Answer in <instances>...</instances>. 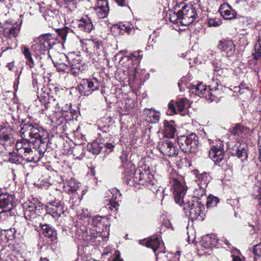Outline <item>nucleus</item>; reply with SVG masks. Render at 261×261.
<instances>
[{
	"label": "nucleus",
	"instance_id": "nucleus-48",
	"mask_svg": "<svg viewBox=\"0 0 261 261\" xmlns=\"http://www.w3.org/2000/svg\"><path fill=\"white\" fill-rule=\"evenodd\" d=\"M164 249L160 250L156 254V261H169V256L165 254V252L163 251Z\"/></svg>",
	"mask_w": 261,
	"mask_h": 261
},
{
	"label": "nucleus",
	"instance_id": "nucleus-64",
	"mask_svg": "<svg viewBox=\"0 0 261 261\" xmlns=\"http://www.w3.org/2000/svg\"><path fill=\"white\" fill-rule=\"evenodd\" d=\"M255 44L261 48V37H258L257 42Z\"/></svg>",
	"mask_w": 261,
	"mask_h": 261
},
{
	"label": "nucleus",
	"instance_id": "nucleus-23",
	"mask_svg": "<svg viewBox=\"0 0 261 261\" xmlns=\"http://www.w3.org/2000/svg\"><path fill=\"white\" fill-rule=\"evenodd\" d=\"M146 246L147 247L151 248L154 253H155L158 250H160V251L163 249H165L163 243L161 242L156 237H154L153 239H150L148 240L146 242Z\"/></svg>",
	"mask_w": 261,
	"mask_h": 261
},
{
	"label": "nucleus",
	"instance_id": "nucleus-54",
	"mask_svg": "<svg viewBox=\"0 0 261 261\" xmlns=\"http://www.w3.org/2000/svg\"><path fill=\"white\" fill-rule=\"evenodd\" d=\"M238 88L239 89L238 92L241 94L245 93L246 91H249V88L245 84H242Z\"/></svg>",
	"mask_w": 261,
	"mask_h": 261
},
{
	"label": "nucleus",
	"instance_id": "nucleus-36",
	"mask_svg": "<svg viewBox=\"0 0 261 261\" xmlns=\"http://www.w3.org/2000/svg\"><path fill=\"white\" fill-rule=\"evenodd\" d=\"M58 13V11L56 9L50 10L47 9L45 10L43 16L46 21L50 22L54 19Z\"/></svg>",
	"mask_w": 261,
	"mask_h": 261
},
{
	"label": "nucleus",
	"instance_id": "nucleus-5",
	"mask_svg": "<svg viewBox=\"0 0 261 261\" xmlns=\"http://www.w3.org/2000/svg\"><path fill=\"white\" fill-rule=\"evenodd\" d=\"M54 44V39L50 35L43 34L38 38L36 43L34 44L33 46L36 51H39L41 54H44L45 51H47L46 57L47 59H49L51 56L49 54V50Z\"/></svg>",
	"mask_w": 261,
	"mask_h": 261
},
{
	"label": "nucleus",
	"instance_id": "nucleus-18",
	"mask_svg": "<svg viewBox=\"0 0 261 261\" xmlns=\"http://www.w3.org/2000/svg\"><path fill=\"white\" fill-rule=\"evenodd\" d=\"M98 6L95 9L97 16L99 18L106 17L109 12V4L107 0H100L98 2Z\"/></svg>",
	"mask_w": 261,
	"mask_h": 261
},
{
	"label": "nucleus",
	"instance_id": "nucleus-9",
	"mask_svg": "<svg viewBox=\"0 0 261 261\" xmlns=\"http://www.w3.org/2000/svg\"><path fill=\"white\" fill-rule=\"evenodd\" d=\"M158 148L164 155L175 156L178 154V148L168 139L159 142Z\"/></svg>",
	"mask_w": 261,
	"mask_h": 261
},
{
	"label": "nucleus",
	"instance_id": "nucleus-34",
	"mask_svg": "<svg viewBox=\"0 0 261 261\" xmlns=\"http://www.w3.org/2000/svg\"><path fill=\"white\" fill-rule=\"evenodd\" d=\"M180 13V10L177 12L171 11L169 14L170 20L174 23L180 24L182 25L181 20H183Z\"/></svg>",
	"mask_w": 261,
	"mask_h": 261
},
{
	"label": "nucleus",
	"instance_id": "nucleus-35",
	"mask_svg": "<svg viewBox=\"0 0 261 261\" xmlns=\"http://www.w3.org/2000/svg\"><path fill=\"white\" fill-rule=\"evenodd\" d=\"M22 53L25 56V58L27 59V64L29 65L30 68H33L34 66V60L32 57L31 53L29 48V47L26 46H24L22 47Z\"/></svg>",
	"mask_w": 261,
	"mask_h": 261
},
{
	"label": "nucleus",
	"instance_id": "nucleus-40",
	"mask_svg": "<svg viewBox=\"0 0 261 261\" xmlns=\"http://www.w3.org/2000/svg\"><path fill=\"white\" fill-rule=\"evenodd\" d=\"M134 172V169L126 168L125 169L122 178L126 184H128L130 179L133 178Z\"/></svg>",
	"mask_w": 261,
	"mask_h": 261
},
{
	"label": "nucleus",
	"instance_id": "nucleus-31",
	"mask_svg": "<svg viewBox=\"0 0 261 261\" xmlns=\"http://www.w3.org/2000/svg\"><path fill=\"white\" fill-rule=\"evenodd\" d=\"M103 143L93 142L91 144L87 145V149L94 154H99L103 148Z\"/></svg>",
	"mask_w": 261,
	"mask_h": 261
},
{
	"label": "nucleus",
	"instance_id": "nucleus-45",
	"mask_svg": "<svg viewBox=\"0 0 261 261\" xmlns=\"http://www.w3.org/2000/svg\"><path fill=\"white\" fill-rule=\"evenodd\" d=\"M82 238L84 240H85L88 242L91 241L93 238L95 237L91 234V233L90 232L91 229H88L85 228V229H82Z\"/></svg>",
	"mask_w": 261,
	"mask_h": 261
},
{
	"label": "nucleus",
	"instance_id": "nucleus-10",
	"mask_svg": "<svg viewBox=\"0 0 261 261\" xmlns=\"http://www.w3.org/2000/svg\"><path fill=\"white\" fill-rule=\"evenodd\" d=\"M180 15L183 20H181L183 25H188L193 23L196 19L197 15L195 8L191 5L184 6L180 10Z\"/></svg>",
	"mask_w": 261,
	"mask_h": 261
},
{
	"label": "nucleus",
	"instance_id": "nucleus-46",
	"mask_svg": "<svg viewBox=\"0 0 261 261\" xmlns=\"http://www.w3.org/2000/svg\"><path fill=\"white\" fill-rule=\"evenodd\" d=\"M176 104L173 100H171L168 103V110L167 111V114L168 115H172L176 114Z\"/></svg>",
	"mask_w": 261,
	"mask_h": 261
},
{
	"label": "nucleus",
	"instance_id": "nucleus-25",
	"mask_svg": "<svg viewBox=\"0 0 261 261\" xmlns=\"http://www.w3.org/2000/svg\"><path fill=\"white\" fill-rule=\"evenodd\" d=\"M105 219V217H102L99 216H94L90 217L89 220V223H91V225L95 227V231L96 232H100L101 230L102 229L101 227L103 225V220Z\"/></svg>",
	"mask_w": 261,
	"mask_h": 261
},
{
	"label": "nucleus",
	"instance_id": "nucleus-51",
	"mask_svg": "<svg viewBox=\"0 0 261 261\" xmlns=\"http://www.w3.org/2000/svg\"><path fill=\"white\" fill-rule=\"evenodd\" d=\"M141 176H143L142 172L140 170H135V172L133 175V181L137 184H139L140 178Z\"/></svg>",
	"mask_w": 261,
	"mask_h": 261
},
{
	"label": "nucleus",
	"instance_id": "nucleus-32",
	"mask_svg": "<svg viewBox=\"0 0 261 261\" xmlns=\"http://www.w3.org/2000/svg\"><path fill=\"white\" fill-rule=\"evenodd\" d=\"M203 242H204V247H215L218 244V239L214 235H207L203 239Z\"/></svg>",
	"mask_w": 261,
	"mask_h": 261
},
{
	"label": "nucleus",
	"instance_id": "nucleus-49",
	"mask_svg": "<svg viewBox=\"0 0 261 261\" xmlns=\"http://www.w3.org/2000/svg\"><path fill=\"white\" fill-rule=\"evenodd\" d=\"M208 26L211 27H218L221 24V21L219 18H208L207 19Z\"/></svg>",
	"mask_w": 261,
	"mask_h": 261
},
{
	"label": "nucleus",
	"instance_id": "nucleus-61",
	"mask_svg": "<svg viewBox=\"0 0 261 261\" xmlns=\"http://www.w3.org/2000/svg\"><path fill=\"white\" fill-rule=\"evenodd\" d=\"M59 35L61 36L63 40H65L67 36L66 31L65 30H61L59 32Z\"/></svg>",
	"mask_w": 261,
	"mask_h": 261
},
{
	"label": "nucleus",
	"instance_id": "nucleus-27",
	"mask_svg": "<svg viewBox=\"0 0 261 261\" xmlns=\"http://www.w3.org/2000/svg\"><path fill=\"white\" fill-rule=\"evenodd\" d=\"M43 233L45 237L51 238L52 240L57 238V233L56 230L52 226L45 224L42 226Z\"/></svg>",
	"mask_w": 261,
	"mask_h": 261
},
{
	"label": "nucleus",
	"instance_id": "nucleus-17",
	"mask_svg": "<svg viewBox=\"0 0 261 261\" xmlns=\"http://www.w3.org/2000/svg\"><path fill=\"white\" fill-rule=\"evenodd\" d=\"M218 47L222 51H224L227 56H232L234 53V45L231 40H224L221 41Z\"/></svg>",
	"mask_w": 261,
	"mask_h": 261
},
{
	"label": "nucleus",
	"instance_id": "nucleus-57",
	"mask_svg": "<svg viewBox=\"0 0 261 261\" xmlns=\"http://www.w3.org/2000/svg\"><path fill=\"white\" fill-rule=\"evenodd\" d=\"M119 6L126 7L128 6V0H115Z\"/></svg>",
	"mask_w": 261,
	"mask_h": 261
},
{
	"label": "nucleus",
	"instance_id": "nucleus-29",
	"mask_svg": "<svg viewBox=\"0 0 261 261\" xmlns=\"http://www.w3.org/2000/svg\"><path fill=\"white\" fill-rule=\"evenodd\" d=\"M206 187H204L200 185H198L197 188H196L194 190V197L192 199L195 200H201L203 198H205L206 196L205 194Z\"/></svg>",
	"mask_w": 261,
	"mask_h": 261
},
{
	"label": "nucleus",
	"instance_id": "nucleus-63",
	"mask_svg": "<svg viewBox=\"0 0 261 261\" xmlns=\"http://www.w3.org/2000/svg\"><path fill=\"white\" fill-rule=\"evenodd\" d=\"M113 261H123V260L120 258V255L119 253H117L115 255V257L113 259Z\"/></svg>",
	"mask_w": 261,
	"mask_h": 261
},
{
	"label": "nucleus",
	"instance_id": "nucleus-16",
	"mask_svg": "<svg viewBox=\"0 0 261 261\" xmlns=\"http://www.w3.org/2000/svg\"><path fill=\"white\" fill-rule=\"evenodd\" d=\"M219 12L225 19H232L236 18V12L226 3L221 5Z\"/></svg>",
	"mask_w": 261,
	"mask_h": 261
},
{
	"label": "nucleus",
	"instance_id": "nucleus-11",
	"mask_svg": "<svg viewBox=\"0 0 261 261\" xmlns=\"http://www.w3.org/2000/svg\"><path fill=\"white\" fill-rule=\"evenodd\" d=\"M222 86L219 85L217 82L213 81L208 86V91L206 99L211 101H219L223 96Z\"/></svg>",
	"mask_w": 261,
	"mask_h": 261
},
{
	"label": "nucleus",
	"instance_id": "nucleus-6",
	"mask_svg": "<svg viewBox=\"0 0 261 261\" xmlns=\"http://www.w3.org/2000/svg\"><path fill=\"white\" fill-rule=\"evenodd\" d=\"M228 147L229 153L231 155L237 156L242 161L247 160L248 158V147L247 145L237 141L234 145L232 144L231 143H229Z\"/></svg>",
	"mask_w": 261,
	"mask_h": 261
},
{
	"label": "nucleus",
	"instance_id": "nucleus-52",
	"mask_svg": "<svg viewBox=\"0 0 261 261\" xmlns=\"http://www.w3.org/2000/svg\"><path fill=\"white\" fill-rule=\"evenodd\" d=\"M252 252L256 257H260L261 255V243L253 247Z\"/></svg>",
	"mask_w": 261,
	"mask_h": 261
},
{
	"label": "nucleus",
	"instance_id": "nucleus-8",
	"mask_svg": "<svg viewBox=\"0 0 261 261\" xmlns=\"http://www.w3.org/2000/svg\"><path fill=\"white\" fill-rule=\"evenodd\" d=\"M99 87V82L96 78L83 80L79 86V91L82 94L89 95Z\"/></svg>",
	"mask_w": 261,
	"mask_h": 261
},
{
	"label": "nucleus",
	"instance_id": "nucleus-2",
	"mask_svg": "<svg viewBox=\"0 0 261 261\" xmlns=\"http://www.w3.org/2000/svg\"><path fill=\"white\" fill-rule=\"evenodd\" d=\"M170 183L173 188V193L176 203L184 204L185 210H188L189 216L192 219H196L205 210L204 202L202 201L191 199L187 202L184 200L187 187L182 179L180 180L176 178H170Z\"/></svg>",
	"mask_w": 261,
	"mask_h": 261
},
{
	"label": "nucleus",
	"instance_id": "nucleus-39",
	"mask_svg": "<svg viewBox=\"0 0 261 261\" xmlns=\"http://www.w3.org/2000/svg\"><path fill=\"white\" fill-rule=\"evenodd\" d=\"M20 160H22L21 156L17 150L16 152L13 151L9 153V160L11 163L19 164L21 163Z\"/></svg>",
	"mask_w": 261,
	"mask_h": 261
},
{
	"label": "nucleus",
	"instance_id": "nucleus-37",
	"mask_svg": "<svg viewBox=\"0 0 261 261\" xmlns=\"http://www.w3.org/2000/svg\"><path fill=\"white\" fill-rule=\"evenodd\" d=\"M89 43L93 47L95 54L99 55L102 49V42L97 39H93L90 40Z\"/></svg>",
	"mask_w": 261,
	"mask_h": 261
},
{
	"label": "nucleus",
	"instance_id": "nucleus-20",
	"mask_svg": "<svg viewBox=\"0 0 261 261\" xmlns=\"http://www.w3.org/2000/svg\"><path fill=\"white\" fill-rule=\"evenodd\" d=\"M69 71L70 73L75 76L79 75V72L83 69V66L80 57H76L72 59L71 62H69Z\"/></svg>",
	"mask_w": 261,
	"mask_h": 261
},
{
	"label": "nucleus",
	"instance_id": "nucleus-47",
	"mask_svg": "<svg viewBox=\"0 0 261 261\" xmlns=\"http://www.w3.org/2000/svg\"><path fill=\"white\" fill-rule=\"evenodd\" d=\"M156 195V197L159 199H161L162 201L165 195H167V194L165 193V188H164L162 187H159V188L156 190L155 192H154Z\"/></svg>",
	"mask_w": 261,
	"mask_h": 261
},
{
	"label": "nucleus",
	"instance_id": "nucleus-12",
	"mask_svg": "<svg viewBox=\"0 0 261 261\" xmlns=\"http://www.w3.org/2000/svg\"><path fill=\"white\" fill-rule=\"evenodd\" d=\"M46 214L54 219L59 218L64 212V207L61 202L58 200L49 201L46 204Z\"/></svg>",
	"mask_w": 261,
	"mask_h": 261
},
{
	"label": "nucleus",
	"instance_id": "nucleus-55",
	"mask_svg": "<svg viewBox=\"0 0 261 261\" xmlns=\"http://www.w3.org/2000/svg\"><path fill=\"white\" fill-rule=\"evenodd\" d=\"M128 155V152L127 151H124V150L122 151V154L120 156V159L121 160L122 163H124L127 161Z\"/></svg>",
	"mask_w": 261,
	"mask_h": 261
},
{
	"label": "nucleus",
	"instance_id": "nucleus-56",
	"mask_svg": "<svg viewBox=\"0 0 261 261\" xmlns=\"http://www.w3.org/2000/svg\"><path fill=\"white\" fill-rule=\"evenodd\" d=\"M135 103L132 99H127L125 102V107L126 109L133 108L135 107Z\"/></svg>",
	"mask_w": 261,
	"mask_h": 261
},
{
	"label": "nucleus",
	"instance_id": "nucleus-60",
	"mask_svg": "<svg viewBox=\"0 0 261 261\" xmlns=\"http://www.w3.org/2000/svg\"><path fill=\"white\" fill-rule=\"evenodd\" d=\"M111 193L113 194V196H115V200H116L118 197H120L121 196L120 191L117 189H112Z\"/></svg>",
	"mask_w": 261,
	"mask_h": 261
},
{
	"label": "nucleus",
	"instance_id": "nucleus-33",
	"mask_svg": "<svg viewBox=\"0 0 261 261\" xmlns=\"http://www.w3.org/2000/svg\"><path fill=\"white\" fill-rule=\"evenodd\" d=\"M53 61L54 65H57V62L59 63H62L63 62H67L69 64L68 57L63 53L57 52L54 56V59L50 58Z\"/></svg>",
	"mask_w": 261,
	"mask_h": 261
},
{
	"label": "nucleus",
	"instance_id": "nucleus-28",
	"mask_svg": "<svg viewBox=\"0 0 261 261\" xmlns=\"http://www.w3.org/2000/svg\"><path fill=\"white\" fill-rule=\"evenodd\" d=\"M197 179L196 181L198 185L207 187L208 184L211 181V177L206 172H204L201 174H198L196 176Z\"/></svg>",
	"mask_w": 261,
	"mask_h": 261
},
{
	"label": "nucleus",
	"instance_id": "nucleus-21",
	"mask_svg": "<svg viewBox=\"0 0 261 261\" xmlns=\"http://www.w3.org/2000/svg\"><path fill=\"white\" fill-rule=\"evenodd\" d=\"M143 113L146 120L151 123H155L160 120V113L154 110L145 109Z\"/></svg>",
	"mask_w": 261,
	"mask_h": 261
},
{
	"label": "nucleus",
	"instance_id": "nucleus-24",
	"mask_svg": "<svg viewBox=\"0 0 261 261\" xmlns=\"http://www.w3.org/2000/svg\"><path fill=\"white\" fill-rule=\"evenodd\" d=\"M78 27L81 30L89 33L93 29V24L91 19L87 17L80 20Z\"/></svg>",
	"mask_w": 261,
	"mask_h": 261
},
{
	"label": "nucleus",
	"instance_id": "nucleus-62",
	"mask_svg": "<svg viewBox=\"0 0 261 261\" xmlns=\"http://www.w3.org/2000/svg\"><path fill=\"white\" fill-rule=\"evenodd\" d=\"M231 257L232 258V261H243L242 258L239 256L235 255H232Z\"/></svg>",
	"mask_w": 261,
	"mask_h": 261
},
{
	"label": "nucleus",
	"instance_id": "nucleus-1",
	"mask_svg": "<svg viewBox=\"0 0 261 261\" xmlns=\"http://www.w3.org/2000/svg\"><path fill=\"white\" fill-rule=\"evenodd\" d=\"M20 133L22 137L29 136L31 138L30 140H20L16 143V149L21 156L22 160L27 162H38L47 149L48 132L37 125L24 124Z\"/></svg>",
	"mask_w": 261,
	"mask_h": 261
},
{
	"label": "nucleus",
	"instance_id": "nucleus-3",
	"mask_svg": "<svg viewBox=\"0 0 261 261\" xmlns=\"http://www.w3.org/2000/svg\"><path fill=\"white\" fill-rule=\"evenodd\" d=\"M24 217L26 220H33L39 219L40 214L43 210L42 203L37 199L28 200L23 205Z\"/></svg>",
	"mask_w": 261,
	"mask_h": 261
},
{
	"label": "nucleus",
	"instance_id": "nucleus-41",
	"mask_svg": "<svg viewBox=\"0 0 261 261\" xmlns=\"http://www.w3.org/2000/svg\"><path fill=\"white\" fill-rule=\"evenodd\" d=\"M188 100L186 98H181L175 102L176 106L180 112H183L188 106Z\"/></svg>",
	"mask_w": 261,
	"mask_h": 261
},
{
	"label": "nucleus",
	"instance_id": "nucleus-59",
	"mask_svg": "<svg viewBox=\"0 0 261 261\" xmlns=\"http://www.w3.org/2000/svg\"><path fill=\"white\" fill-rule=\"evenodd\" d=\"M139 54V52H138V53L135 52L133 54H132L131 55V56H125V57L127 59V60H132L133 58L137 59V58H139V57H140V55Z\"/></svg>",
	"mask_w": 261,
	"mask_h": 261
},
{
	"label": "nucleus",
	"instance_id": "nucleus-30",
	"mask_svg": "<svg viewBox=\"0 0 261 261\" xmlns=\"http://www.w3.org/2000/svg\"><path fill=\"white\" fill-rule=\"evenodd\" d=\"M171 123L172 122H169L167 121L164 122V134L168 138H174L176 132L175 128Z\"/></svg>",
	"mask_w": 261,
	"mask_h": 261
},
{
	"label": "nucleus",
	"instance_id": "nucleus-4",
	"mask_svg": "<svg viewBox=\"0 0 261 261\" xmlns=\"http://www.w3.org/2000/svg\"><path fill=\"white\" fill-rule=\"evenodd\" d=\"M178 144L181 150L186 153L196 151L199 144L198 137L194 133L178 137Z\"/></svg>",
	"mask_w": 261,
	"mask_h": 261
},
{
	"label": "nucleus",
	"instance_id": "nucleus-44",
	"mask_svg": "<svg viewBox=\"0 0 261 261\" xmlns=\"http://www.w3.org/2000/svg\"><path fill=\"white\" fill-rule=\"evenodd\" d=\"M58 71H62V72H66L68 73H70L69 71V66L68 63L67 62H63L62 63H59L57 62V65H54Z\"/></svg>",
	"mask_w": 261,
	"mask_h": 261
},
{
	"label": "nucleus",
	"instance_id": "nucleus-43",
	"mask_svg": "<svg viewBox=\"0 0 261 261\" xmlns=\"http://www.w3.org/2000/svg\"><path fill=\"white\" fill-rule=\"evenodd\" d=\"M118 28L122 31L127 33L128 34H131L134 31V29L132 24H129L128 22H125L123 24H120Z\"/></svg>",
	"mask_w": 261,
	"mask_h": 261
},
{
	"label": "nucleus",
	"instance_id": "nucleus-58",
	"mask_svg": "<svg viewBox=\"0 0 261 261\" xmlns=\"http://www.w3.org/2000/svg\"><path fill=\"white\" fill-rule=\"evenodd\" d=\"M103 145H104L103 148H106V149H109L110 151H111L113 150L115 145L114 143H103Z\"/></svg>",
	"mask_w": 261,
	"mask_h": 261
},
{
	"label": "nucleus",
	"instance_id": "nucleus-15",
	"mask_svg": "<svg viewBox=\"0 0 261 261\" xmlns=\"http://www.w3.org/2000/svg\"><path fill=\"white\" fill-rule=\"evenodd\" d=\"M230 133L234 136H237L238 137L245 139L247 138L251 135L250 129L246 126L238 124L233 127L231 130Z\"/></svg>",
	"mask_w": 261,
	"mask_h": 261
},
{
	"label": "nucleus",
	"instance_id": "nucleus-38",
	"mask_svg": "<svg viewBox=\"0 0 261 261\" xmlns=\"http://www.w3.org/2000/svg\"><path fill=\"white\" fill-rule=\"evenodd\" d=\"M146 175V177H145L144 179L141 180L140 185L145 186L149 188L150 186H152L154 184L153 176L148 172H147Z\"/></svg>",
	"mask_w": 261,
	"mask_h": 261
},
{
	"label": "nucleus",
	"instance_id": "nucleus-7",
	"mask_svg": "<svg viewBox=\"0 0 261 261\" xmlns=\"http://www.w3.org/2000/svg\"><path fill=\"white\" fill-rule=\"evenodd\" d=\"M1 28L3 35L6 38H11L17 37L21 26L16 21L7 20L1 25Z\"/></svg>",
	"mask_w": 261,
	"mask_h": 261
},
{
	"label": "nucleus",
	"instance_id": "nucleus-13",
	"mask_svg": "<svg viewBox=\"0 0 261 261\" xmlns=\"http://www.w3.org/2000/svg\"><path fill=\"white\" fill-rule=\"evenodd\" d=\"M14 196L4 193L0 194V213L10 212L13 208Z\"/></svg>",
	"mask_w": 261,
	"mask_h": 261
},
{
	"label": "nucleus",
	"instance_id": "nucleus-26",
	"mask_svg": "<svg viewBox=\"0 0 261 261\" xmlns=\"http://www.w3.org/2000/svg\"><path fill=\"white\" fill-rule=\"evenodd\" d=\"M79 184L74 178H70L67 179L64 182V187L66 189L68 192L72 193H75L79 188Z\"/></svg>",
	"mask_w": 261,
	"mask_h": 261
},
{
	"label": "nucleus",
	"instance_id": "nucleus-42",
	"mask_svg": "<svg viewBox=\"0 0 261 261\" xmlns=\"http://www.w3.org/2000/svg\"><path fill=\"white\" fill-rule=\"evenodd\" d=\"M206 200V204L208 207H214L217 205L219 201L218 198L210 195L207 198H204Z\"/></svg>",
	"mask_w": 261,
	"mask_h": 261
},
{
	"label": "nucleus",
	"instance_id": "nucleus-14",
	"mask_svg": "<svg viewBox=\"0 0 261 261\" xmlns=\"http://www.w3.org/2000/svg\"><path fill=\"white\" fill-rule=\"evenodd\" d=\"M224 150L221 145L214 146L209 151V156L215 163H219L224 159Z\"/></svg>",
	"mask_w": 261,
	"mask_h": 261
},
{
	"label": "nucleus",
	"instance_id": "nucleus-50",
	"mask_svg": "<svg viewBox=\"0 0 261 261\" xmlns=\"http://www.w3.org/2000/svg\"><path fill=\"white\" fill-rule=\"evenodd\" d=\"M254 52L252 54V56L254 60L258 61L261 57V48L255 44L254 46Z\"/></svg>",
	"mask_w": 261,
	"mask_h": 261
},
{
	"label": "nucleus",
	"instance_id": "nucleus-19",
	"mask_svg": "<svg viewBox=\"0 0 261 261\" xmlns=\"http://www.w3.org/2000/svg\"><path fill=\"white\" fill-rule=\"evenodd\" d=\"M12 139L11 130L6 128H2L0 130V140L4 142V146L6 148L14 142V140Z\"/></svg>",
	"mask_w": 261,
	"mask_h": 261
},
{
	"label": "nucleus",
	"instance_id": "nucleus-53",
	"mask_svg": "<svg viewBox=\"0 0 261 261\" xmlns=\"http://www.w3.org/2000/svg\"><path fill=\"white\" fill-rule=\"evenodd\" d=\"M116 200H114L112 199L108 200V203L107 204V205L108 206L109 208L111 210L117 208L119 206L118 201H116Z\"/></svg>",
	"mask_w": 261,
	"mask_h": 261
},
{
	"label": "nucleus",
	"instance_id": "nucleus-22",
	"mask_svg": "<svg viewBox=\"0 0 261 261\" xmlns=\"http://www.w3.org/2000/svg\"><path fill=\"white\" fill-rule=\"evenodd\" d=\"M190 89L193 93L194 92L195 94L201 97H205L206 98V96H207V94L208 89L207 88L206 85H203L202 83H200L197 85H191Z\"/></svg>",
	"mask_w": 261,
	"mask_h": 261
}]
</instances>
